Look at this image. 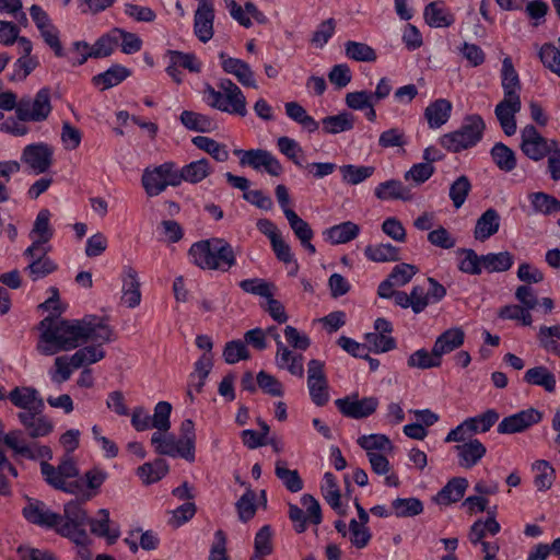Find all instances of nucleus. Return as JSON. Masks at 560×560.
Here are the masks:
<instances>
[{
  "mask_svg": "<svg viewBox=\"0 0 560 560\" xmlns=\"http://www.w3.org/2000/svg\"><path fill=\"white\" fill-rule=\"evenodd\" d=\"M36 350L43 355H55L78 348L88 340L108 342L113 331L101 318L86 317L81 320L45 317L38 324Z\"/></svg>",
  "mask_w": 560,
  "mask_h": 560,
  "instance_id": "1",
  "label": "nucleus"
},
{
  "mask_svg": "<svg viewBox=\"0 0 560 560\" xmlns=\"http://www.w3.org/2000/svg\"><path fill=\"white\" fill-rule=\"evenodd\" d=\"M188 257L191 264L203 270L228 271L236 264L232 246L219 237L194 243Z\"/></svg>",
  "mask_w": 560,
  "mask_h": 560,
  "instance_id": "2",
  "label": "nucleus"
},
{
  "mask_svg": "<svg viewBox=\"0 0 560 560\" xmlns=\"http://www.w3.org/2000/svg\"><path fill=\"white\" fill-rule=\"evenodd\" d=\"M202 101L211 108L230 115L245 117L248 113L246 96L230 79H221L218 89L206 83L201 91Z\"/></svg>",
  "mask_w": 560,
  "mask_h": 560,
  "instance_id": "3",
  "label": "nucleus"
},
{
  "mask_svg": "<svg viewBox=\"0 0 560 560\" xmlns=\"http://www.w3.org/2000/svg\"><path fill=\"white\" fill-rule=\"evenodd\" d=\"M40 471L45 481L55 489L70 494L83 492L82 478L73 457L65 455L57 467L47 462L40 463Z\"/></svg>",
  "mask_w": 560,
  "mask_h": 560,
  "instance_id": "4",
  "label": "nucleus"
},
{
  "mask_svg": "<svg viewBox=\"0 0 560 560\" xmlns=\"http://www.w3.org/2000/svg\"><path fill=\"white\" fill-rule=\"evenodd\" d=\"M486 124L481 116H466L460 127L454 131L442 135L439 143L450 152H460L475 147L483 136Z\"/></svg>",
  "mask_w": 560,
  "mask_h": 560,
  "instance_id": "5",
  "label": "nucleus"
},
{
  "mask_svg": "<svg viewBox=\"0 0 560 560\" xmlns=\"http://www.w3.org/2000/svg\"><path fill=\"white\" fill-rule=\"evenodd\" d=\"M63 516L58 522L57 533L72 540L74 544H82L88 540L85 525L88 514L79 501L72 500L65 505Z\"/></svg>",
  "mask_w": 560,
  "mask_h": 560,
  "instance_id": "6",
  "label": "nucleus"
},
{
  "mask_svg": "<svg viewBox=\"0 0 560 560\" xmlns=\"http://www.w3.org/2000/svg\"><path fill=\"white\" fill-rule=\"evenodd\" d=\"M141 184L149 197L163 192L168 186H178L177 167L173 162L147 167L141 177Z\"/></svg>",
  "mask_w": 560,
  "mask_h": 560,
  "instance_id": "7",
  "label": "nucleus"
},
{
  "mask_svg": "<svg viewBox=\"0 0 560 560\" xmlns=\"http://www.w3.org/2000/svg\"><path fill=\"white\" fill-rule=\"evenodd\" d=\"M50 91L40 89L33 98H22L16 106V116L22 121L40 122L51 113Z\"/></svg>",
  "mask_w": 560,
  "mask_h": 560,
  "instance_id": "8",
  "label": "nucleus"
},
{
  "mask_svg": "<svg viewBox=\"0 0 560 560\" xmlns=\"http://www.w3.org/2000/svg\"><path fill=\"white\" fill-rule=\"evenodd\" d=\"M54 233L55 230L51 225V212L48 209L39 210L28 233L31 245L26 248V253L50 252L51 246L49 242L52 238Z\"/></svg>",
  "mask_w": 560,
  "mask_h": 560,
  "instance_id": "9",
  "label": "nucleus"
},
{
  "mask_svg": "<svg viewBox=\"0 0 560 560\" xmlns=\"http://www.w3.org/2000/svg\"><path fill=\"white\" fill-rule=\"evenodd\" d=\"M557 143L546 139L533 125L525 126L521 131V150L533 161H540L547 156Z\"/></svg>",
  "mask_w": 560,
  "mask_h": 560,
  "instance_id": "10",
  "label": "nucleus"
},
{
  "mask_svg": "<svg viewBox=\"0 0 560 560\" xmlns=\"http://www.w3.org/2000/svg\"><path fill=\"white\" fill-rule=\"evenodd\" d=\"M234 154L240 158V164L250 166L256 171L264 170L271 176L281 175L283 168L276 156L266 150H234Z\"/></svg>",
  "mask_w": 560,
  "mask_h": 560,
  "instance_id": "11",
  "label": "nucleus"
},
{
  "mask_svg": "<svg viewBox=\"0 0 560 560\" xmlns=\"http://www.w3.org/2000/svg\"><path fill=\"white\" fill-rule=\"evenodd\" d=\"M231 18L241 26L250 28L254 24L268 23L266 14L250 0L240 3L236 0H224Z\"/></svg>",
  "mask_w": 560,
  "mask_h": 560,
  "instance_id": "12",
  "label": "nucleus"
},
{
  "mask_svg": "<svg viewBox=\"0 0 560 560\" xmlns=\"http://www.w3.org/2000/svg\"><path fill=\"white\" fill-rule=\"evenodd\" d=\"M324 366V362L316 359L311 360L307 364V388L311 399L316 406L326 405L330 398Z\"/></svg>",
  "mask_w": 560,
  "mask_h": 560,
  "instance_id": "13",
  "label": "nucleus"
},
{
  "mask_svg": "<svg viewBox=\"0 0 560 560\" xmlns=\"http://www.w3.org/2000/svg\"><path fill=\"white\" fill-rule=\"evenodd\" d=\"M378 404V398L373 396L359 398L358 395H352L336 400V406L340 412L353 419L366 418L373 415Z\"/></svg>",
  "mask_w": 560,
  "mask_h": 560,
  "instance_id": "14",
  "label": "nucleus"
},
{
  "mask_svg": "<svg viewBox=\"0 0 560 560\" xmlns=\"http://www.w3.org/2000/svg\"><path fill=\"white\" fill-rule=\"evenodd\" d=\"M52 148L44 142L26 145L21 154V161L35 174L45 173L52 162Z\"/></svg>",
  "mask_w": 560,
  "mask_h": 560,
  "instance_id": "15",
  "label": "nucleus"
},
{
  "mask_svg": "<svg viewBox=\"0 0 560 560\" xmlns=\"http://www.w3.org/2000/svg\"><path fill=\"white\" fill-rule=\"evenodd\" d=\"M214 5L211 0H198L194 15V34L201 43H208L214 34Z\"/></svg>",
  "mask_w": 560,
  "mask_h": 560,
  "instance_id": "16",
  "label": "nucleus"
},
{
  "mask_svg": "<svg viewBox=\"0 0 560 560\" xmlns=\"http://www.w3.org/2000/svg\"><path fill=\"white\" fill-rule=\"evenodd\" d=\"M218 57L220 66L226 74L233 75L243 86L257 88L255 73L246 61L234 58L224 51L219 52Z\"/></svg>",
  "mask_w": 560,
  "mask_h": 560,
  "instance_id": "17",
  "label": "nucleus"
},
{
  "mask_svg": "<svg viewBox=\"0 0 560 560\" xmlns=\"http://www.w3.org/2000/svg\"><path fill=\"white\" fill-rule=\"evenodd\" d=\"M168 65L166 67V73L176 82H183V75L180 68L186 69L190 72L198 73L201 71V61L192 52H183L178 50H168Z\"/></svg>",
  "mask_w": 560,
  "mask_h": 560,
  "instance_id": "18",
  "label": "nucleus"
},
{
  "mask_svg": "<svg viewBox=\"0 0 560 560\" xmlns=\"http://www.w3.org/2000/svg\"><path fill=\"white\" fill-rule=\"evenodd\" d=\"M542 418V415L539 410L535 408H528L522 411H518L514 415L505 417L498 425V432L501 434H514L526 429L532 425L538 423Z\"/></svg>",
  "mask_w": 560,
  "mask_h": 560,
  "instance_id": "19",
  "label": "nucleus"
},
{
  "mask_svg": "<svg viewBox=\"0 0 560 560\" xmlns=\"http://www.w3.org/2000/svg\"><path fill=\"white\" fill-rule=\"evenodd\" d=\"M179 442L180 439H177L174 434L168 433V431H156L151 436V444L159 455L182 457L188 462H194L191 456L185 455L186 451L184 450V445H182Z\"/></svg>",
  "mask_w": 560,
  "mask_h": 560,
  "instance_id": "20",
  "label": "nucleus"
},
{
  "mask_svg": "<svg viewBox=\"0 0 560 560\" xmlns=\"http://www.w3.org/2000/svg\"><path fill=\"white\" fill-rule=\"evenodd\" d=\"M9 399L26 413H42L45 408L39 393L33 387H15L10 393Z\"/></svg>",
  "mask_w": 560,
  "mask_h": 560,
  "instance_id": "21",
  "label": "nucleus"
},
{
  "mask_svg": "<svg viewBox=\"0 0 560 560\" xmlns=\"http://www.w3.org/2000/svg\"><path fill=\"white\" fill-rule=\"evenodd\" d=\"M522 108V101L514 98H502L495 106V117L506 136L516 132L517 125L515 116Z\"/></svg>",
  "mask_w": 560,
  "mask_h": 560,
  "instance_id": "22",
  "label": "nucleus"
},
{
  "mask_svg": "<svg viewBox=\"0 0 560 560\" xmlns=\"http://www.w3.org/2000/svg\"><path fill=\"white\" fill-rule=\"evenodd\" d=\"M24 517L36 525L47 528H55L57 530L58 522L61 521V515L51 512L43 502L28 501L23 509Z\"/></svg>",
  "mask_w": 560,
  "mask_h": 560,
  "instance_id": "23",
  "label": "nucleus"
},
{
  "mask_svg": "<svg viewBox=\"0 0 560 560\" xmlns=\"http://www.w3.org/2000/svg\"><path fill=\"white\" fill-rule=\"evenodd\" d=\"M500 80L503 90V98L521 100L522 84L520 75L509 56L504 57L502 60Z\"/></svg>",
  "mask_w": 560,
  "mask_h": 560,
  "instance_id": "24",
  "label": "nucleus"
},
{
  "mask_svg": "<svg viewBox=\"0 0 560 560\" xmlns=\"http://www.w3.org/2000/svg\"><path fill=\"white\" fill-rule=\"evenodd\" d=\"M48 253L49 252H34L27 254L26 249L24 250V256L28 259L25 272H27L33 281L43 279L57 270L58 265L47 256Z\"/></svg>",
  "mask_w": 560,
  "mask_h": 560,
  "instance_id": "25",
  "label": "nucleus"
},
{
  "mask_svg": "<svg viewBox=\"0 0 560 560\" xmlns=\"http://www.w3.org/2000/svg\"><path fill=\"white\" fill-rule=\"evenodd\" d=\"M423 19L430 27H450L455 22V15L443 1H433L425 5Z\"/></svg>",
  "mask_w": 560,
  "mask_h": 560,
  "instance_id": "26",
  "label": "nucleus"
},
{
  "mask_svg": "<svg viewBox=\"0 0 560 560\" xmlns=\"http://www.w3.org/2000/svg\"><path fill=\"white\" fill-rule=\"evenodd\" d=\"M275 361L279 369L287 370L294 376L302 377L304 375L303 355L291 351L281 340H278Z\"/></svg>",
  "mask_w": 560,
  "mask_h": 560,
  "instance_id": "27",
  "label": "nucleus"
},
{
  "mask_svg": "<svg viewBox=\"0 0 560 560\" xmlns=\"http://www.w3.org/2000/svg\"><path fill=\"white\" fill-rule=\"evenodd\" d=\"M455 450L459 466L466 469L476 466L487 453L486 446L477 439L458 444Z\"/></svg>",
  "mask_w": 560,
  "mask_h": 560,
  "instance_id": "28",
  "label": "nucleus"
},
{
  "mask_svg": "<svg viewBox=\"0 0 560 560\" xmlns=\"http://www.w3.org/2000/svg\"><path fill=\"white\" fill-rule=\"evenodd\" d=\"M453 104L446 98H438L431 102L424 109V117L429 128L439 129L451 118Z\"/></svg>",
  "mask_w": 560,
  "mask_h": 560,
  "instance_id": "29",
  "label": "nucleus"
},
{
  "mask_svg": "<svg viewBox=\"0 0 560 560\" xmlns=\"http://www.w3.org/2000/svg\"><path fill=\"white\" fill-rule=\"evenodd\" d=\"M18 418L31 438H44L54 431L52 421L40 413L19 412Z\"/></svg>",
  "mask_w": 560,
  "mask_h": 560,
  "instance_id": "30",
  "label": "nucleus"
},
{
  "mask_svg": "<svg viewBox=\"0 0 560 560\" xmlns=\"http://www.w3.org/2000/svg\"><path fill=\"white\" fill-rule=\"evenodd\" d=\"M91 532L100 537L106 538L109 544L115 542L120 536L118 526L110 521L109 511L101 509L95 518L88 520Z\"/></svg>",
  "mask_w": 560,
  "mask_h": 560,
  "instance_id": "31",
  "label": "nucleus"
},
{
  "mask_svg": "<svg viewBox=\"0 0 560 560\" xmlns=\"http://www.w3.org/2000/svg\"><path fill=\"white\" fill-rule=\"evenodd\" d=\"M501 224L500 214L495 209L486 210L477 220L474 236L477 241L485 242L498 233Z\"/></svg>",
  "mask_w": 560,
  "mask_h": 560,
  "instance_id": "32",
  "label": "nucleus"
},
{
  "mask_svg": "<svg viewBox=\"0 0 560 560\" xmlns=\"http://www.w3.org/2000/svg\"><path fill=\"white\" fill-rule=\"evenodd\" d=\"M359 234V225L354 222L346 221L326 229L323 232V237L331 245H340L357 238Z\"/></svg>",
  "mask_w": 560,
  "mask_h": 560,
  "instance_id": "33",
  "label": "nucleus"
},
{
  "mask_svg": "<svg viewBox=\"0 0 560 560\" xmlns=\"http://www.w3.org/2000/svg\"><path fill=\"white\" fill-rule=\"evenodd\" d=\"M464 330L460 327H452L436 338L433 348L442 360L443 355L458 349L464 343Z\"/></svg>",
  "mask_w": 560,
  "mask_h": 560,
  "instance_id": "34",
  "label": "nucleus"
},
{
  "mask_svg": "<svg viewBox=\"0 0 560 560\" xmlns=\"http://www.w3.org/2000/svg\"><path fill=\"white\" fill-rule=\"evenodd\" d=\"M212 172L210 163L206 159L192 161L180 170L177 168L178 185L182 182L197 184L208 177Z\"/></svg>",
  "mask_w": 560,
  "mask_h": 560,
  "instance_id": "35",
  "label": "nucleus"
},
{
  "mask_svg": "<svg viewBox=\"0 0 560 560\" xmlns=\"http://www.w3.org/2000/svg\"><path fill=\"white\" fill-rule=\"evenodd\" d=\"M358 445L366 452L368 456L380 453H393L394 445L385 434L373 433L364 434L358 438Z\"/></svg>",
  "mask_w": 560,
  "mask_h": 560,
  "instance_id": "36",
  "label": "nucleus"
},
{
  "mask_svg": "<svg viewBox=\"0 0 560 560\" xmlns=\"http://www.w3.org/2000/svg\"><path fill=\"white\" fill-rule=\"evenodd\" d=\"M524 382L529 385L542 387L548 393H553L557 386L555 374L544 365L528 369L524 374Z\"/></svg>",
  "mask_w": 560,
  "mask_h": 560,
  "instance_id": "37",
  "label": "nucleus"
},
{
  "mask_svg": "<svg viewBox=\"0 0 560 560\" xmlns=\"http://www.w3.org/2000/svg\"><path fill=\"white\" fill-rule=\"evenodd\" d=\"M121 300L129 307H136L140 304L141 301L138 276L137 272L131 268L124 270Z\"/></svg>",
  "mask_w": 560,
  "mask_h": 560,
  "instance_id": "38",
  "label": "nucleus"
},
{
  "mask_svg": "<svg viewBox=\"0 0 560 560\" xmlns=\"http://www.w3.org/2000/svg\"><path fill=\"white\" fill-rule=\"evenodd\" d=\"M501 529L500 524L494 517V512H489L486 520H477L470 527L468 539L472 545L483 542L487 535L494 536Z\"/></svg>",
  "mask_w": 560,
  "mask_h": 560,
  "instance_id": "39",
  "label": "nucleus"
},
{
  "mask_svg": "<svg viewBox=\"0 0 560 560\" xmlns=\"http://www.w3.org/2000/svg\"><path fill=\"white\" fill-rule=\"evenodd\" d=\"M168 472V465L162 458L148 462L139 466L136 470L137 476L143 485H152L163 479Z\"/></svg>",
  "mask_w": 560,
  "mask_h": 560,
  "instance_id": "40",
  "label": "nucleus"
},
{
  "mask_svg": "<svg viewBox=\"0 0 560 560\" xmlns=\"http://www.w3.org/2000/svg\"><path fill=\"white\" fill-rule=\"evenodd\" d=\"M374 195L380 200H409L411 198L410 190L397 179H389L383 183H380L375 189Z\"/></svg>",
  "mask_w": 560,
  "mask_h": 560,
  "instance_id": "41",
  "label": "nucleus"
},
{
  "mask_svg": "<svg viewBox=\"0 0 560 560\" xmlns=\"http://www.w3.org/2000/svg\"><path fill=\"white\" fill-rule=\"evenodd\" d=\"M468 488V480L463 477L451 479L438 493L436 501L440 504H451L459 501Z\"/></svg>",
  "mask_w": 560,
  "mask_h": 560,
  "instance_id": "42",
  "label": "nucleus"
},
{
  "mask_svg": "<svg viewBox=\"0 0 560 560\" xmlns=\"http://www.w3.org/2000/svg\"><path fill=\"white\" fill-rule=\"evenodd\" d=\"M130 75V70L121 65H114L105 72L93 78V83L101 90L110 89Z\"/></svg>",
  "mask_w": 560,
  "mask_h": 560,
  "instance_id": "43",
  "label": "nucleus"
},
{
  "mask_svg": "<svg viewBox=\"0 0 560 560\" xmlns=\"http://www.w3.org/2000/svg\"><path fill=\"white\" fill-rule=\"evenodd\" d=\"M441 364L442 360L434 348L431 351L425 348L418 349L407 359V365L410 369L428 370L439 368Z\"/></svg>",
  "mask_w": 560,
  "mask_h": 560,
  "instance_id": "44",
  "label": "nucleus"
},
{
  "mask_svg": "<svg viewBox=\"0 0 560 560\" xmlns=\"http://www.w3.org/2000/svg\"><path fill=\"white\" fill-rule=\"evenodd\" d=\"M532 471L534 474V485L539 491H546L551 488L556 471L549 462L538 459L533 463Z\"/></svg>",
  "mask_w": 560,
  "mask_h": 560,
  "instance_id": "45",
  "label": "nucleus"
},
{
  "mask_svg": "<svg viewBox=\"0 0 560 560\" xmlns=\"http://www.w3.org/2000/svg\"><path fill=\"white\" fill-rule=\"evenodd\" d=\"M284 108L287 116L296 124L301 125V127L306 131L313 133L318 130L319 124L312 116H310L305 108L299 103L288 102L284 104Z\"/></svg>",
  "mask_w": 560,
  "mask_h": 560,
  "instance_id": "46",
  "label": "nucleus"
},
{
  "mask_svg": "<svg viewBox=\"0 0 560 560\" xmlns=\"http://www.w3.org/2000/svg\"><path fill=\"white\" fill-rule=\"evenodd\" d=\"M322 126L325 133L337 135L351 130L354 126V117L348 112H342L323 118Z\"/></svg>",
  "mask_w": 560,
  "mask_h": 560,
  "instance_id": "47",
  "label": "nucleus"
},
{
  "mask_svg": "<svg viewBox=\"0 0 560 560\" xmlns=\"http://www.w3.org/2000/svg\"><path fill=\"white\" fill-rule=\"evenodd\" d=\"M213 366V354L202 353L195 362L194 372L190 374V387H195L196 392H200L205 385L206 378Z\"/></svg>",
  "mask_w": 560,
  "mask_h": 560,
  "instance_id": "48",
  "label": "nucleus"
},
{
  "mask_svg": "<svg viewBox=\"0 0 560 560\" xmlns=\"http://www.w3.org/2000/svg\"><path fill=\"white\" fill-rule=\"evenodd\" d=\"M322 493L327 503L339 514L345 513V508L341 504L340 492L337 486L335 476L331 472H326L323 477L320 485Z\"/></svg>",
  "mask_w": 560,
  "mask_h": 560,
  "instance_id": "49",
  "label": "nucleus"
},
{
  "mask_svg": "<svg viewBox=\"0 0 560 560\" xmlns=\"http://www.w3.org/2000/svg\"><path fill=\"white\" fill-rule=\"evenodd\" d=\"M365 257L374 262H388L399 260V249L392 244L368 245L364 249Z\"/></svg>",
  "mask_w": 560,
  "mask_h": 560,
  "instance_id": "50",
  "label": "nucleus"
},
{
  "mask_svg": "<svg viewBox=\"0 0 560 560\" xmlns=\"http://www.w3.org/2000/svg\"><path fill=\"white\" fill-rule=\"evenodd\" d=\"M95 342L96 345L83 347L72 354L74 368L94 364L105 357V351L102 347L105 342Z\"/></svg>",
  "mask_w": 560,
  "mask_h": 560,
  "instance_id": "51",
  "label": "nucleus"
},
{
  "mask_svg": "<svg viewBox=\"0 0 560 560\" xmlns=\"http://www.w3.org/2000/svg\"><path fill=\"white\" fill-rule=\"evenodd\" d=\"M493 163L503 172H511L516 167V155L512 149L502 142L495 143L491 151Z\"/></svg>",
  "mask_w": 560,
  "mask_h": 560,
  "instance_id": "52",
  "label": "nucleus"
},
{
  "mask_svg": "<svg viewBox=\"0 0 560 560\" xmlns=\"http://www.w3.org/2000/svg\"><path fill=\"white\" fill-rule=\"evenodd\" d=\"M482 271L502 272L513 265V256L509 252L490 253L481 256Z\"/></svg>",
  "mask_w": 560,
  "mask_h": 560,
  "instance_id": "53",
  "label": "nucleus"
},
{
  "mask_svg": "<svg viewBox=\"0 0 560 560\" xmlns=\"http://www.w3.org/2000/svg\"><path fill=\"white\" fill-rule=\"evenodd\" d=\"M74 369L72 355H60L55 359L48 375L52 383L60 385L71 377Z\"/></svg>",
  "mask_w": 560,
  "mask_h": 560,
  "instance_id": "54",
  "label": "nucleus"
},
{
  "mask_svg": "<svg viewBox=\"0 0 560 560\" xmlns=\"http://www.w3.org/2000/svg\"><path fill=\"white\" fill-rule=\"evenodd\" d=\"M180 121L187 129L198 132H210L214 127L210 117L190 110L180 114Z\"/></svg>",
  "mask_w": 560,
  "mask_h": 560,
  "instance_id": "55",
  "label": "nucleus"
},
{
  "mask_svg": "<svg viewBox=\"0 0 560 560\" xmlns=\"http://www.w3.org/2000/svg\"><path fill=\"white\" fill-rule=\"evenodd\" d=\"M542 65L551 72L560 77V37L557 44H545L538 50Z\"/></svg>",
  "mask_w": 560,
  "mask_h": 560,
  "instance_id": "56",
  "label": "nucleus"
},
{
  "mask_svg": "<svg viewBox=\"0 0 560 560\" xmlns=\"http://www.w3.org/2000/svg\"><path fill=\"white\" fill-rule=\"evenodd\" d=\"M342 180L349 185H358L370 178L375 168L373 166L343 165L339 168Z\"/></svg>",
  "mask_w": 560,
  "mask_h": 560,
  "instance_id": "57",
  "label": "nucleus"
},
{
  "mask_svg": "<svg viewBox=\"0 0 560 560\" xmlns=\"http://www.w3.org/2000/svg\"><path fill=\"white\" fill-rule=\"evenodd\" d=\"M192 143L200 150L210 154L213 159L219 162H224L229 159V152L225 145L217 142L215 140L205 137L197 136L192 138Z\"/></svg>",
  "mask_w": 560,
  "mask_h": 560,
  "instance_id": "58",
  "label": "nucleus"
},
{
  "mask_svg": "<svg viewBox=\"0 0 560 560\" xmlns=\"http://www.w3.org/2000/svg\"><path fill=\"white\" fill-rule=\"evenodd\" d=\"M348 58L361 62H373L376 60V51L368 44L349 40L345 45Z\"/></svg>",
  "mask_w": 560,
  "mask_h": 560,
  "instance_id": "59",
  "label": "nucleus"
},
{
  "mask_svg": "<svg viewBox=\"0 0 560 560\" xmlns=\"http://www.w3.org/2000/svg\"><path fill=\"white\" fill-rule=\"evenodd\" d=\"M81 478L83 483V492H81L80 494H83L85 500H89L95 495L97 490L106 480L107 474L103 469L93 468L86 471L85 475Z\"/></svg>",
  "mask_w": 560,
  "mask_h": 560,
  "instance_id": "60",
  "label": "nucleus"
},
{
  "mask_svg": "<svg viewBox=\"0 0 560 560\" xmlns=\"http://www.w3.org/2000/svg\"><path fill=\"white\" fill-rule=\"evenodd\" d=\"M117 34V43L121 52L126 55H133L142 49L143 42L136 33L128 32L120 27H115Z\"/></svg>",
  "mask_w": 560,
  "mask_h": 560,
  "instance_id": "61",
  "label": "nucleus"
},
{
  "mask_svg": "<svg viewBox=\"0 0 560 560\" xmlns=\"http://www.w3.org/2000/svg\"><path fill=\"white\" fill-rule=\"evenodd\" d=\"M408 144V137L404 129L399 127L388 128L381 132L378 145L382 149L404 148Z\"/></svg>",
  "mask_w": 560,
  "mask_h": 560,
  "instance_id": "62",
  "label": "nucleus"
},
{
  "mask_svg": "<svg viewBox=\"0 0 560 560\" xmlns=\"http://www.w3.org/2000/svg\"><path fill=\"white\" fill-rule=\"evenodd\" d=\"M392 508L398 517L416 516L423 511V504L417 498H398L393 501Z\"/></svg>",
  "mask_w": 560,
  "mask_h": 560,
  "instance_id": "63",
  "label": "nucleus"
},
{
  "mask_svg": "<svg viewBox=\"0 0 560 560\" xmlns=\"http://www.w3.org/2000/svg\"><path fill=\"white\" fill-rule=\"evenodd\" d=\"M529 200L536 212L551 214L560 211V201L545 192L530 194Z\"/></svg>",
  "mask_w": 560,
  "mask_h": 560,
  "instance_id": "64",
  "label": "nucleus"
}]
</instances>
